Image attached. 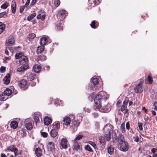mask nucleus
<instances>
[{"label": "nucleus", "mask_w": 157, "mask_h": 157, "mask_svg": "<svg viewBox=\"0 0 157 157\" xmlns=\"http://www.w3.org/2000/svg\"><path fill=\"white\" fill-rule=\"evenodd\" d=\"M103 98L102 95L101 94H98L94 98V101L95 104L94 107V109H99L100 111L102 112H108L110 110L109 108H108V106L106 105L104 106H101V104L100 102Z\"/></svg>", "instance_id": "1"}, {"label": "nucleus", "mask_w": 157, "mask_h": 157, "mask_svg": "<svg viewBox=\"0 0 157 157\" xmlns=\"http://www.w3.org/2000/svg\"><path fill=\"white\" fill-rule=\"evenodd\" d=\"M15 57L16 59H19V62L21 64L29 65L28 58L26 56L24 55L22 52L17 53Z\"/></svg>", "instance_id": "2"}, {"label": "nucleus", "mask_w": 157, "mask_h": 157, "mask_svg": "<svg viewBox=\"0 0 157 157\" xmlns=\"http://www.w3.org/2000/svg\"><path fill=\"white\" fill-rule=\"evenodd\" d=\"M112 126L109 124H106L104 128V136L108 141L111 140Z\"/></svg>", "instance_id": "3"}, {"label": "nucleus", "mask_w": 157, "mask_h": 157, "mask_svg": "<svg viewBox=\"0 0 157 157\" xmlns=\"http://www.w3.org/2000/svg\"><path fill=\"white\" fill-rule=\"evenodd\" d=\"M67 14L68 13L66 11L64 10H60L57 15V18L60 21H62L66 17Z\"/></svg>", "instance_id": "4"}, {"label": "nucleus", "mask_w": 157, "mask_h": 157, "mask_svg": "<svg viewBox=\"0 0 157 157\" xmlns=\"http://www.w3.org/2000/svg\"><path fill=\"white\" fill-rule=\"evenodd\" d=\"M60 147L61 149H67L69 145L67 140L65 138H62L59 142Z\"/></svg>", "instance_id": "5"}, {"label": "nucleus", "mask_w": 157, "mask_h": 157, "mask_svg": "<svg viewBox=\"0 0 157 157\" xmlns=\"http://www.w3.org/2000/svg\"><path fill=\"white\" fill-rule=\"evenodd\" d=\"M15 40L14 37L12 36H10L8 37L6 40V45L9 47L14 44Z\"/></svg>", "instance_id": "6"}, {"label": "nucleus", "mask_w": 157, "mask_h": 157, "mask_svg": "<svg viewBox=\"0 0 157 157\" xmlns=\"http://www.w3.org/2000/svg\"><path fill=\"white\" fill-rule=\"evenodd\" d=\"M119 146L120 149L123 151H125L128 150V143L127 142H119Z\"/></svg>", "instance_id": "7"}, {"label": "nucleus", "mask_w": 157, "mask_h": 157, "mask_svg": "<svg viewBox=\"0 0 157 157\" xmlns=\"http://www.w3.org/2000/svg\"><path fill=\"white\" fill-rule=\"evenodd\" d=\"M143 82H142L139 83L136 85V87L134 88V90L136 93H140L143 90V87L142 84Z\"/></svg>", "instance_id": "8"}, {"label": "nucleus", "mask_w": 157, "mask_h": 157, "mask_svg": "<svg viewBox=\"0 0 157 157\" xmlns=\"http://www.w3.org/2000/svg\"><path fill=\"white\" fill-rule=\"evenodd\" d=\"M128 101V99L127 98H126L124 101L123 102V105L121 107V110L124 113H126L128 111V109H127V107Z\"/></svg>", "instance_id": "9"}, {"label": "nucleus", "mask_w": 157, "mask_h": 157, "mask_svg": "<svg viewBox=\"0 0 157 157\" xmlns=\"http://www.w3.org/2000/svg\"><path fill=\"white\" fill-rule=\"evenodd\" d=\"M18 86L21 88L25 89L27 88L28 85L26 80L22 79L18 82Z\"/></svg>", "instance_id": "10"}, {"label": "nucleus", "mask_w": 157, "mask_h": 157, "mask_svg": "<svg viewBox=\"0 0 157 157\" xmlns=\"http://www.w3.org/2000/svg\"><path fill=\"white\" fill-rule=\"evenodd\" d=\"M5 151H10L12 152H14L15 155L17 156L18 155V151L17 149L14 147L13 146H11L9 147L7 149L5 150Z\"/></svg>", "instance_id": "11"}, {"label": "nucleus", "mask_w": 157, "mask_h": 157, "mask_svg": "<svg viewBox=\"0 0 157 157\" xmlns=\"http://www.w3.org/2000/svg\"><path fill=\"white\" fill-rule=\"evenodd\" d=\"M45 17V14L43 10H40L38 12V14L37 16L38 19H41L42 21H44Z\"/></svg>", "instance_id": "12"}, {"label": "nucleus", "mask_w": 157, "mask_h": 157, "mask_svg": "<svg viewBox=\"0 0 157 157\" xmlns=\"http://www.w3.org/2000/svg\"><path fill=\"white\" fill-rule=\"evenodd\" d=\"M71 121V119L68 116H66L63 118L62 123L63 125L68 126L70 124Z\"/></svg>", "instance_id": "13"}, {"label": "nucleus", "mask_w": 157, "mask_h": 157, "mask_svg": "<svg viewBox=\"0 0 157 157\" xmlns=\"http://www.w3.org/2000/svg\"><path fill=\"white\" fill-rule=\"evenodd\" d=\"M48 36H45L43 37L40 39V43L41 46H43L46 44L48 42Z\"/></svg>", "instance_id": "14"}, {"label": "nucleus", "mask_w": 157, "mask_h": 157, "mask_svg": "<svg viewBox=\"0 0 157 157\" xmlns=\"http://www.w3.org/2000/svg\"><path fill=\"white\" fill-rule=\"evenodd\" d=\"M22 65L20 67H19L17 69V71L19 72H24L29 67V65H24L21 64Z\"/></svg>", "instance_id": "15"}, {"label": "nucleus", "mask_w": 157, "mask_h": 157, "mask_svg": "<svg viewBox=\"0 0 157 157\" xmlns=\"http://www.w3.org/2000/svg\"><path fill=\"white\" fill-rule=\"evenodd\" d=\"M10 75L9 74H8L6 75L4 77L3 79V81L4 82V83L6 84H8L10 82Z\"/></svg>", "instance_id": "16"}, {"label": "nucleus", "mask_w": 157, "mask_h": 157, "mask_svg": "<svg viewBox=\"0 0 157 157\" xmlns=\"http://www.w3.org/2000/svg\"><path fill=\"white\" fill-rule=\"evenodd\" d=\"M41 69L40 66L38 64L34 65L33 67V70L36 73H39Z\"/></svg>", "instance_id": "17"}, {"label": "nucleus", "mask_w": 157, "mask_h": 157, "mask_svg": "<svg viewBox=\"0 0 157 157\" xmlns=\"http://www.w3.org/2000/svg\"><path fill=\"white\" fill-rule=\"evenodd\" d=\"M51 119L48 117H46L44 119V123L45 125H48L52 122Z\"/></svg>", "instance_id": "18"}, {"label": "nucleus", "mask_w": 157, "mask_h": 157, "mask_svg": "<svg viewBox=\"0 0 157 157\" xmlns=\"http://www.w3.org/2000/svg\"><path fill=\"white\" fill-rule=\"evenodd\" d=\"M16 4L14 1H12L11 4V10L12 12L13 13H15L16 12Z\"/></svg>", "instance_id": "19"}, {"label": "nucleus", "mask_w": 157, "mask_h": 157, "mask_svg": "<svg viewBox=\"0 0 157 157\" xmlns=\"http://www.w3.org/2000/svg\"><path fill=\"white\" fill-rule=\"evenodd\" d=\"M48 147L51 151H52L55 148L54 143L52 142H49L48 144Z\"/></svg>", "instance_id": "20"}, {"label": "nucleus", "mask_w": 157, "mask_h": 157, "mask_svg": "<svg viewBox=\"0 0 157 157\" xmlns=\"http://www.w3.org/2000/svg\"><path fill=\"white\" fill-rule=\"evenodd\" d=\"M35 153L37 157H40L42 155V151L40 148H38L36 149Z\"/></svg>", "instance_id": "21"}, {"label": "nucleus", "mask_w": 157, "mask_h": 157, "mask_svg": "<svg viewBox=\"0 0 157 157\" xmlns=\"http://www.w3.org/2000/svg\"><path fill=\"white\" fill-rule=\"evenodd\" d=\"M18 125V124L17 122L15 121H12L11 123V127L13 128V129L16 128H17Z\"/></svg>", "instance_id": "22"}, {"label": "nucleus", "mask_w": 157, "mask_h": 157, "mask_svg": "<svg viewBox=\"0 0 157 157\" xmlns=\"http://www.w3.org/2000/svg\"><path fill=\"white\" fill-rule=\"evenodd\" d=\"M25 126L27 129L29 130H31L33 128L32 124L31 122H29L26 123L25 124Z\"/></svg>", "instance_id": "23"}, {"label": "nucleus", "mask_w": 157, "mask_h": 157, "mask_svg": "<svg viewBox=\"0 0 157 157\" xmlns=\"http://www.w3.org/2000/svg\"><path fill=\"white\" fill-rule=\"evenodd\" d=\"M37 59L38 61H44L46 59V56L44 55H41L38 56Z\"/></svg>", "instance_id": "24"}, {"label": "nucleus", "mask_w": 157, "mask_h": 157, "mask_svg": "<svg viewBox=\"0 0 157 157\" xmlns=\"http://www.w3.org/2000/svg\"><path fill=\"white\" fill-rule=\"evenodd\" d=\"M12 93V91L9 88H6L4 91L3 93L6 96L10 95Z\"/></svg>", "instance_id": "25"}, {"label": "nucleus", "mask_w": 157, "mask_h": 157, "mask_svg": "<svg viewBox=\"0 0 157 157\" xmlns=\"http://www.w3.org/2000/svg\"><path fill=\"white\" fill-rule=\"evenodd\" d=\"M80 148V145L77 143H74L73 146V149L74 150L78 151Z\"/></svg>", "instance_id": "26"}, {"label": "nucleus", "mask_w": 157, "mask_h": 157, "mask_svg": "<svg viewBox=\"0 0 157 157\" xmlns=\"http://www.w3.org/2000/svg\"><path fill=\"white\" fill-rule=\"evenodd\" d=\"M44 47L43 46L38 47L36 51L37 53H41L44 51Z\"/></svg>", "instance_id": "27"}, {"label": "nucleus", "mask_w": 157, "mask_h": 157, "mask_svg": "<svg viewBox=\"0 0 157 157\" xmlns=\"http://www.w3.org/2000/svg\"><path fill=\"white\" fill-rule=\"evenodd\" d=\"M6 95L4 94L3 93H0V101H3L6 100L7 99V98H6Z\"/></svg>", "instance_id": "28"}, {"label": "nucleus", "mask_w": 157, "mask_h": 157, "mask_svg": "<svg viewBox=\"0 0 157 157\" xmlns=\"http://www.w3.org/2000/svg\"><path fill=\"white\" fill-rule=\"evenodd\" d=\"M90 25L92 28L95 29L98 27V24H97V22H96L95 21H94L91 22Z\"/></svg>", "instance_id": "29"}, {"label": "nucleus", "mask_w": 157, "mask_h": 157, "mask_svg": "<svg viewBox=\"0 0 157 157\" xmlns=\"http://www.w3.org/2000/svg\"><path fill=\"white\" fill-rule=\"evenodd\" d=\"M50 134L52 137H55L57 136L58 132L55 130H52L50 132Z\"/></svg>", "instance_id": "30"}, {"label": "nucleus", "mask_w": 157, "mask_h": 157, "mask_svg": "<svg viewBox=\"0 0 157 157\" xmlns=\"http://www.w3.org/2000/svg\"><path fill=\"white\" fill-rule=\"evenodd\" d=\"M5 25L2 22H0V34H1L4 30Z\"/></svg>", "instance_id": "31"}, {"label": "nucleus", "mask_w": 157, "mask_h": 157, "mask_svg": "<svg viewBox=\"0 0 157 157\" xmlns=\"http://www.w3.org/2000/svg\"><path fill=\"white\" fill-rule=\"evenodd\" d=\"M99 141L100 144H102V146L105 144V140L103 136H101L99 137Z\"/></svg>", "instance_id": "32"}, {"label": "nucleus", "mask_w": 157, "mask_h": 157, "mask_svg": "<svg viewBox=\"0 0 157 157\" xmlns=\"http://www.w3.org/2000/svg\"><path fill=\"white\" fill-rule=\"evenodd\" d=\"M56 28L58 30H60L62 29V24L61 22H59L56 25Z\"/></svg>", "instance_id": "33"}, {"label": "nucleus", "mask_w": 157, "mask_h": 157, "mask_svg": "<svg viewBox=\"0 0 157 157\" xmlns=\"http://www.w3.org/2000/svg\"><path fill=\"white\" fill-rule=\"evenodd\" d=\"M118 141L119 142H119H126L124 140V136L122 135H119V137L118 138Z\"/></svg>", "instance_id": "34"}, {"label": "nucleus", "mask_w": 157, "mask_h": 157, "mask_svg": "<svg viewBox=\"0 0 157 157\" xmlns=\"http://www.w3.org/2000/svg\"><path fill=\"white\" fill-rule=\"evenodd\" d=\"M92 82L94 85H96L99 83L98 79V78H93L92 79Z\"/></svg>", "instance_id": "35"}, {"label": "nucleus", "mask_w": 157, "mask_h": 157, "mask_svg": "<svg viewBox=\"0 0 157 157\" xmlns=\"http://www.w3.org/2000/svg\"><path fill=\"white\" fill-rule=\"evenodd\" d=\"M35 76L34 75L32 74H30L28 77V79L31 81L34 80Z\"/></svg>", "instance_id": "36"}, {"label": "nucleus", "mask_w": 157, "mask_h": 157, "mask_svg": "<svg viewBox=\"0 0 157 157\" xmlns=\"http://www.w3.org/2000/svg\"><path fill=\"white\" fill-rule=\"evenodd\" d=\"M114 150V148L110 146L109 147L108 149V152L110 154H112Z\"/></svg>", "instance_id": "37"}, {"label": "nucleus", "mask_w": 157, "mask_h": 157, "mask_svg": "<svg viewBox=\"0 0 157 157\" xmlns=\"http://www.w3.org/2000/svg\"><path fill=\"white\" fill-rule=\"evenodd\" d=\"M35 36L36 35L34 33H31L29 35L28 39V40H30L33 39Z\"/></svg>", "instance_id": "38"}, {"label": "nucleus", "mask_w": 157, "mask_h": 157, "mask_svg": "<svg viewBox=\"0 0 157 157\" xmlns=\"http://www.w3.org/2000/svg\"><path fill=\"white\" fill-rule=\"evenodd\" d=\"M80 123V121H76V120H74L72 122V123L74 126L76 127V128L79 125Z\"/></svg>", "instance_id": "39"}, {"label": "nucleus", "mask_w": 157, "mask_h": 157, "mask_svg": "<svg viewBox=\"0 0 157 157\" xmlns=\"http://www.w3.org/2000/svg\"><path fill=\"white\" fill-rule=\"evenodd\" d=\"M121 130L122 131L123 133L125 132V130L124 128V124L122 123L120 127Z\"/></svg>", "instance_id": "40"}, {"label": "nucleus", "mask_w": 157, "mask_h": 157, "mask_svg": "<svg viewBox=\"0 0 157 157\" xmlns=\"http://www.w3.org/2000/svg\"><path fill=\"white\" fill-rule=\"evenodd\" d=\"M85 148L86 150L90 152H93V151L91 147L88 145H87L85 146Z\"/></svg>", "instance_id": "41"}, {"label": "nucleus", "mask_w": 157, "mask_h": 157, "mask_svg": "<svg viewBox=\"0 0 157 157\" xmlns=\"http://www.w3.org/2000/svg\"><path fill=\"white\" fill-rule=\"evenodd\" d=\"M54 4L55 6L58 7L60 5V1L59 0H54Z\"/></svg>", "instance_id": "42"}, {"label": "nucleus", "mask_w": 157, "mask_h": 157, "mask_svg": "<svg viewBox=\"0 0 157 157\" xmlns=\"http://www.w3.org/2000/svg\"><path fill=\"white\" fill-rule=\"evenodd\" d=\"M83 135L82 134L79 135L77 136V137L74 139V141H76L77 140H79L81 139L83 137Z\"/></svg>", "instance_id": "43"}, {"label": "nucleus", "mask_w": 157, "mask_h": 157, "mask_svg": "<svg viewBox=\"0 0 157 157\" xmlns=\"http://www.w3.org/2000/svg\"><path fill=\"white\" fill-rule=\"evenodd\" d=\"M9 4L7 2H5L4 4H2L1 6V8L3 9H6L8 6Z\"/></svg>", "instance_id": "44"}, {"label": "nucleus", "mask_w": 157, "mask_h": 157, "mask_svg": "<svg viewBox=\"0 0 157 157\" xmlns=\"http://www.w3.org/2000/svg\"><path fill=\"white\" fill-rule=\"evenodd\" d=\"M147 80L148 82V83L149 84H151L153 81L152 78L150 76H148Z\"/></svg>", "instance_id": "45"}, {"label": "nucleus", "mask_w": 157, "mask_h": 157, "mask_svg": "<svg viewBox=\"0 0 157 157\" xmlns=\"http://www.w3.org/2000/svg\"><path fill=\"white\" fill-rule=\"evenodd\" d=\"M88 143L92 145L94 149H95L96 147V145L94 142L89 141L88 142Z\"/></svg>", "instance_id": "46"}, {"label": "nucleus", "mask_w": 157, "mask_h": 157, "mask_svg": "<svg viewBox=\"0 0 157 157\" xmlns=\"http://www.w3.org/2000/svg\"><path fill=\"white\" fill-rule=\"evenodd\" d=\"M34 120L36 123V124H37V123L39 122V117L37 116H36L34 117Z\"/></svg>", "instance_id": "47"}, {"label": "nucleus", "mask_w": 157, "mask_h": 157, "mask_svg": "<svg viewBox=\"0 0 157 157\" xmlns=\"http://www.w3.org/2000/svg\"><path fill=\"white\" fill-rule=\"evenodd\" d=\"M142 125H143V124L142 123H141V122H138V125L139 129L141 131L143 130Z\"/></svg>", "instance_id": "48"}, {"label": "nucleus", "mask_w": 157, "mask_h": 157, "mask_svg": "<svg viewBox=\"0 0 157 157\" xmlns=\"http://www.w3.org/2000/svg\"><path fill=\"white\" fill-rule=\"evenodd\" d=\"M0 72L1 73H4L6 71V67L3 66H2L0 68Z\"/></svg>", "instance_id": "49"}, {"label": "nucleus", "mask_w": 157, "mask_h": 157, "mask_svg": "<svg viewBox=\"0 0 157 157\" xmlns=\"http://www.w3.org/2000/svg\"><path fill=\"white\" fill-rule=\"evenodd\" d=\"M133 138L134 139V141L136 142H138L140 139L139 137L138 136H134Z\"/></svg>", "instance_id": "50"}, {"label": "nucleus", "mask_w": 157, "mask_h": 157, "mask_svg": "<svg viewBox=\"0 0 157 157\" xmlns=\"http://www.w3.org/2000/svg\"><path fill=\"white\" fill-rule=\"evenodd\" d=\"M55 128L57 129H59L60 128V124L57 122L55 124Z\"/></svg>", "instance_id": "51"}, {"label": "nucleus", "mask_w": 157, "mask_h": 157, "mask_svg": "<svg viewBox=\"0 0 157 157\" xmlns=\"http://www.w3.org/2000/svg\"><path fill=\"white\" fill-rule=\"evenodd\" d=\"M41 135L44 137H46L47 136L48 134L45 132H42L41 133Z\"/></svg>", "instance_id": "52"}, {"label": "nucleus", "mask_w": 157, "mask_h": 157, "mask_svg": "<svg viewBox=\"0 0 157 157\" xmlns=\"http://www.w3.org/2000/svg\"><path fill=\"white\" fill-rule=\"evenodd\" d=\"M126 128L128 130H129L130 128V124L129 122H127L126 124Z\"/></svg>", "instance_id": "53"}, {"label": "nucleus", "mask_w": 157, "mask_h": 157, "mask_svg": "<svg viewBox=\"0 0 157 157\" xmlns=\"http://www.w3.org/2000/svg\"><path fill=\"white\" fill-rule=\"evenodd\" d=\"M153 106L154 107V109L155 110H157V102H155Z\"/></svg>", "instance_id": "54"}, {"label": "nucleus", "mask_w": 157, "mask_h": 157, "mask_svg": "<svg viewBox=\"0 0 157 157\" xmlns=\"http://www.w3.org/2000/svg\"><path fill=\"white\" fill-rule=\"evenodd\" d=\"M25 6H21L20 8V12L22 13L25 9Z\"/></svg>", "instance_id": "55"}, {"label": "nucleus", "mask_w": 157, "mask_h": 157, "mask_svg": "<svg viewBox=\"0 0 157 157\" xmlns=\"http://www.w3.org/2000/svg\"><path fill=\"white\" fill-rule=\"evenodd\" d=\"M6 12H4L0 13V18L2 17L6 14Z\"/></svg>", "instance_id": "56"}, {"label": "nucleus", "mask_w": 157, "mask_h": 157, "mask_svg": "<svg viewBox=\"0 0 157 157\" xmlns=\"http://www.w3.org/2000/svg\"><path fill=\"white\" fill-rule=\"evenodd\" d=\"M37 1V0H33L31 3V5H33L36 3Z\"/></svg>", "instance_id": "57"}, {"label": "nucleus", "mask_w": 157, "mask_h": 157, "mask_svg": "<svg viewBox=\"0 0 157 157\" xmlns=\"http://www.w3.org/2000/svg\"><path fill=\"white\" fill-rule=\"evenodd\" d=\"M7 47L6 46V49L5 50V53L6 55L8 56L9 55V52L7 50Z\"/></svg>", "instance_id": "58"}, {"label": "nucleus", "mask_w": 157, "mask_h": 157, "mask_svg": "<svg viewBox=\"0 0 157 157\" xmlns=\"http://www.w3.org/2000/svg\"><path fill=\"white\" fill-rule=\"evenodd\" d=\"M31 85L32 86H34L36 85V82L34 81H32L31 83Z\"/></svg>", "instance_id": "59"}, {"label": "nucleus", "mask_w": 157, "mask_h": 157, "mask_svg": "<svg viewBox=\"0 0 157 157\" xmlns=\"http://www.w3.org/2000/svg\"><path fill=\"white\" fill-rule=\"evenodd\" d=\"M30 0H27L26 3H25V5L24 6H28V5H29V4L30 3Z\"/></svg>", "instance_id": "60"}, {"label": "nucleus", "mask_w": 157, "mask_h": 157, "mask_svg": "<svg viewBox=\"0 0 157 157\" xmlns=\"http://www.w3.org/2000/svg\"><path fill=\"white\" fill-rule=\"evenodd\" d=\"M93 3L94 4V5H95L96 4H98L97 3V2H98V0H93Z\"/></svg>", "instance_id": "61"}, {"label": "nucleus", "mask_w": 157, "mask_h": 157, "mask_svg": "<svg viewBox=\"0 0 157 157\" xmlns=\"http://www.w3.org/2000/svg\"><path fill=\"white\" fill-rule=\"evenodd\" d=\"M36 13H33L30 16L31 17V18H33V19L36 16Z\"/></svg>", "instance_id": "62"}, {"label": "nucleus", "mask_w": 157, "mask_h": 157, "mask_svg": "<svg viewBox=\"0 0 157 157\" xmlns=\"http://www.w3.org/2000/svg\"><path fill=\"white\" fill-rule=\"evenodd\" d=\"M142 109L143 110H144L145 112L147 113L148 112V110L147 109H146L144 107H143L142 108Z\"/></svg>", "instance_id": "63"}, {"label": "nucleus", "mask_w": 157, "mask_h": 157, "mask_svg": "<svg viewBox=\"0 0 157 157\" xmlns=\"http://www.w3.org/2000/svg\"><path fill=\"white\" fill-rule=\"evenodd\" d=\"M156 148H153L151 149V151L154 153L156 151Z\"/></svg>", "instance_id": "64"}]
</instances>
